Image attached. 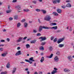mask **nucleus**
<instances>
[{"mask_svg":"<svg viewBox=\"0 0 74 74\" xmlns=\"http://www.w3.org/2000/svg\"><path fill=\"white\" fill-rule=\"evenodd\" d=\"M6 41H8V42H9L10 41V39L9 38H7L6 39Z\"/></svg>","mask_w":74,"mask_h":74,"instance_id":"obj_45","label":"nucleus"},{"mask_svg":"<svg viewBox=\"0 0 74 74\" xmlns=\"http://www.w3.org/2000/svg\"><path fill=\"white\" fill-rule=\"evenodd\" d=\"M27 23H25L24 24V27L26 28L27 27Z\"/></svg>","mask_w":74,"mask_h":74,"instance_id":"obj_27","label":"nucleus"},{"mask_svg":"<svg viewBox=\"0 0 74 74\" xmlns=\"http://www.w3.org/2000/svg\"><path fill=\"white\" fill-rule=\"evenodd\" d=\"M3 32H6V29H4L3 30Z\"/></svg>","mask_w":74,"mask_h":74,"instance_id":"obj_61","label":"nucleus"},{"mask_svg":"<svg viewBox=\"0 0 74 74\" xmlns=\"http://www.w3.org/2000/svg\"><path fill=\"white\" fill-rule=\"evenodd\" d=\"M7 73V72L5 71V72H1V74H6Z\"/></svg>","mask_w":74,"mask_h":74,"instance_id":"obj_38","label":"nucleus"},{"mask_svg":"<svg viewBox=\"0 0 74 74\" xmlns=\"http://www.w3.org/2000/svg\"><path fill=\"white\" fill-rule=\"evenodd\" d=\"M52 14L55 15V16H58V14L56 12H53Z\"/></svg>","mask_w":74,"mask_h":74,"instance_id":"obj_23","label":"nucleus"},{"mask_svg":"<svg viewBox=\"0 0 74 74\" xmlns=\"http://www.w3.org/2000/svg\"><path fill=\"white\" fill-rule=\"evenodd\" d=\"M26 47L27 48H29L30 47V45L29 44H27L26 45Z\"/></svg>","mask_w":74,"mask_h":74,"instance_id":"obj_35","label":"nucleus"},{"mask_svg":"<svg viewBox=\"0 0 74 74\" xmlns=\"http://www.w3.org/2000/svg\"><path fill=\"white\" fill-rule=\"evenodd\" d=\"M25 61L26 62H29V60H27L25 59Z\"/></svg>","mask_w":74,"mask_h":74,"instance_id":"obj_54","label":"nucleus"},{"mask_svg":"<svg viewBox=\"0 0 74 74\" xmlns=\"http://www.w3.org/2000/svg\"><path fill=\"white\" fill-rule=\"evenodd\" d=\"M36 36H41V34L40 33H38L37 34Z\"/></svg>","mask_w":74,"mask_h":74,"instance_id":"obj_43","label":"nucleus"},{"mask_svg":"<svg viewBox=\"0 0 74 74\" xmlns=\"http://www.w3.org/2000/svg\"><path fill=\"white\" fill-rule=\"evenodd\" d=\"M6 67L8 69L10 67V63L8 62L6 65Z\"/></svg>","mask_w":74,"mask_h":74,"instance_id":"obj_20","label":"nucleus"},{"mask_svg":"<svg viewBox=\"0 0 74 74\" xmlns=\"http://www.w3.org/2000/svg\"><path fill=\"white\" fill-rule=\"evenodd\" d=\"M64 72H66L67 73V72H69V71H70L69 69H67V68H65L64 69Z\"/></svg>","mask_w":74,"mask_h":74,"instance_id":"obj_14","label":"nucleus"},{"mask_svg":"<svg viewBox=\"0 0 74 74\" xmlns=\"http://www.w3.org/2000/svg\"><path fill=\"white\" fill-rule=\"evenodd\" d=\"M28 62L29 63H30V64H32V62H31L30 60H29Z\"/></svg>","mask_w":74,"mask_h":74,"instance_id":"obj_55","label":"nucleus"},{"mask_svg":"<svg viewBox=\"0 0 74 74\" xmlns=\"http://www.w3.org/2000/svg\"><path fill=\"white\" fill-rule=\"evenodd\" d=\"M49 50L51 51L52 50V47H49Z\"/></svg>","mask_w":74,"mask_h":74,"instance_id":"obj_52","label":"nucleus"},{"mask_svg":"<svg viewBox=\"0 0 74 74\" xmlns=\"http://www.w3.org/2000/svg\"><path fill=\"white\" fill-rule=\"evenodd\" d=\"M25 21H26V20L25 19H24L21 21V22H25Z\"/></svg>","mask_w":74,"mask_h":74,"instance_id":"obj_44","label":"nucleus"},{"mask_svg":"<svg viewBox=\"0 0 74 74\" xmlns=\"http://www.w3.org/2000/svg\"><path fill=\"white\" fill-rule=\"evenodd\" d=\"M27 74H30V72L29 71H27Z\"/></svg>","mask_w":74,"mask_h":74,"instance_id":"obj_63","label":"nucleus"},{"mask_svg":"<svg viewBox=\"0 0 74 74\" xmlns=\"http://www.w3.org/2000/svg\"><path fill=\"white\" fill-rule=\"evenodd\" d=\"M42 29H48V27H45V26L42 27V26H39L38 30L39 32H41L42 30Z\"/></svg>","mask_w":74,"mask_h":74,"instance_id":"obj_2","label":"nucleus"},{"mask_svg":"<svg viewBox=\"0 0 74 74\" xmlns=\"http://www.w3.org/2000/svg\"><path fill=\"white\" fill-rule=\"evenodd\" d=\"M60 0H57V3H60Z\"/></svg>","mask_w":74,"mask_h":74,"instance_id":"obj_53","label":"nucleus"},{"mask_svg":"<svg viewBox=\"0 0 74 74\" xmlns=\"http://www.w3.org/2000/svg\"><path fill=\"white\" fill-rule=\"evenodd\" d=\"M48 29H53L54 30H56L58 29V26H55L52 27H47Z\"/></svg>","mask_w":74,"mask_h":74,"instance_id":"obj_7","label":"nucleus"},{"mask_svg":"<svg viewBox=\"0 0 74 74\" xmlns=\"http://www.w3.org/2000/svg\"><path fill=\"white\" fill-rule=\"evenodd\" d=\"M45 60V59H44V57H42L41 59L40 60V62L41 63H43V62H44V61Z\"/></svg>","mask_w":74,"mask_h":74,"instance_id":"obj_17","label":"nucleus"},{"mask_svg":"<svg viewBox=\"0 0 74 74\" xmlns=\"http://www.w3.org/2000/svg\"><path fill=\"white\" fill-rule=\"evenodd\" d=\"M39 2L40 3H41V2H42V0H38Z\"/></svg>","mask_w":74,"mask_h":74,"instance_id":"obj_57","label":"nucleus"},{"mask_svg":"<svg viewBox=\"0 0 74 74\" xmlns=\"http://www.w3.org/2000/svg\"><path fill=\"white\" fill-rule=\"evenodd\" d=\"M34 74H38V73H37V72H35L34 73Z\"/></svg>","mask_w":74,"mask_h":74,"instance_id":"obj_64","label":"nucleus"},{"mask_svg":"<svg viewBox=\"0 0 74 74\" xmlns=\"http://www.w3.org/2000/svg\"><path fill=\"white\" fill-rule=\"evenodd\" d=\"M35 11H36V12H40V11H41V10H40V9H36L35 10Z\"/></svg>","mask_w":74,"mask_h":74,"instance_id":"obj_36","label":"nucleus"},{"mask_svg":"<svg viewBox=\"0 0 74 74\" xmlns=\"http://www.w3.org/2000/svg\"><path fill=\"white\" fill-rule=\"evenodd\" d=\"M44 20L47 21H50L51 19V17L49 15H47L44 18Z\"/></svg>","mask_w":74,"mask_h":74,"instance_id":"obj_1","label":"nucleus"},{"mask_svg":"<svg viewBox=\"0 0 74 74\" xmlns=\"http://www.w3.org/2000/svg\"><path fill=\"white\" fill-rule=\"evenodd\" d=\"M33 59H34V58L33 57H31L29 59V60H31V61H32V62H34V60H33Z\"/></svg>","mask_w":74,"mask_h":74,"instance_id":"obj_29","label":"nucleus"},{"mask_svg":"<svg viewBox=\"0 0 74 74\" xmlns=\"http://www.w3.org/2000/svg\"><path fill=\"white\" fill-rule=\"evenodd\" d=\"M52 1L53 4H57V1L56 0H53Z\"/></svg>","mask_w":74,"mask_h":74,"instance_id":"obj_31","label":"nucleus"},{"mask_svg":"<svg viewBox=\"0 0 74 74\" xmlns=\"http://www.w3.org/2000/svg\"><path fill=\"white\" fill-rule=\"evenodd\" d=\"M27 38V37H24L23 39L24 40H25Z\"/></svg>","mask_w":74,"mask_h":74,"instance_id":"obj_56","label":"nucleus"},{"mask_svg":"<svg viewBox=\"0 0 74 74\" xmlns=\"http://www.w3.org/2000/svg\"><path fill=\"white\" fill-rule=\"evenodd\" d=\"M20 63H21V64L25 63V62H20Z\"/></svg>","mask_w":74,"mask_h":74,"instance_id":"obj_60","label":"nucleus"},{"mask_svg":"<svg viewBox=\"0 0 74 74\" xmlns=\"http://www.w3.org/2000/svg\"><path fill=\"white\" fill-rule=\"evenodd\" d=\"M54 38V36H52L50 38L51 40H53V39Z\"/></svg>","mask_w":74,"mask_h":74,"instance_id":"obj_42","label":"nucleus"},{"mask_svg":"<svg viewBox=\"0 0 74 74\" xmlns=\"http://www.w3.org/2000/svg\"><path fill=\"white\" fill-rule=\"evenodd\" d=\"M64 40V38H61L59 39L57 41L58 44H60V42H62Z\"/></svg>","mask_w":74,"mask_h":74,"instance_id":"obj_5","label":"nucleus"},{"mask_svg":"<svg viewBox=\"0 0 74 74\" xmlns=\"http://www.w3.org/2000/svg\"><path fill=\"white\" fill-rule=\"evenodd\" d=\"M39 40H40V42H41L42 41H45L46 40H47V38L45 37V36H44L43 37L42 36H41V37H39L38 38Z\"/></svg>","mask_w":74,"mask_h":74,"instance_id":"obj_3","label":"nucleus"},{"mask_svg":"<svg viewBox=\"0 0 74 74\" xmlns=\"http://www.w3.org/2000/svg\"><path fill=\"white\" fill-rule=\"evenodd\" d=\"M38 22H39V23H41V21H40V20L39 19H38Z\"/></svg>","mask_w":74,"mask_h":74,"instance_id":"obj_59","label":"nucleus"},{"mask_svg":"<svg viewBox=\"0 0 74 74\" xmlns=\"http://www.w3.org/2000/svg\"><path fill=\"white\" fill-rule=\"evenodd\" d=\"M3 49H4L3 48H0V51H1V52H2L3 51Z\"/></svg>","mask_w":74,"mask_h":74,"instance_id":"obj_39","label":"nucleus"},{"mask_svg":"<svg viewBox=\"0 0 74 74\" xmlns=\"http://www.w3.org/2000/svg\"><path fill=\"white\" fill-rule=\"evenodd\" d=\"M23 11H24V12H29V11H30V10L28 9H26L23 10Z\"/></svg>","mask_w":74,"mask_h":74,"instance_id":"obj_22","label":"nucleus"},{"mask_svg":"<svg viewBox=\"0 0 74 74\" xmlns=\"http://www.w3.org/2000/svg\"><path fill=\"white\" fill-rule=\"evenodd\" d=\"M36 40H32L30 41V43L31 44H35L36 43Z\"/></svg>","mask_w":74,"mask_h":74,"instance_id":"obj_24","label":"nucleus"},{"mask_svg":"<svg viewBox=\"0 0 74 74\" xmlns=\"http://www.w3.org/2000/svg\"><path fill=\"white\" fill-rule=\"evenodd\" d=\"M6 55H7L6 53H3L1 54V56L3 57H5V56H6Z\"/></svg>","mask_w":74,"mask_h":74,"instance_id":"obj_26","label":"nucleus"},{"mask_svg":"<svg viewBox=\"0 0 74 74\" xmlns=\"http://www.w3.org/2000/svg\"><path fill=\"white\" fill-rule=\"evenodd\" d=\"M13 20V18L12 17H10L9 18V20L10 21H12V20Z\"/></svg>","mask_w":74,"mask_h":74,"instance_id":"obj_46","label":"nucleus"},{"mask_svg":"<svg viewBox=\"0 0 74 74\" xmlns=\"http://www.w3.org/2000/svg\"><path fill=\"white\" fill-rule=\"evenodd\" d=\"M22 54V53L20 51H18L15 54L16 56H18V55H20Z\"/></svg>","mask_w":74,"mask_h":74,"instance_id":"obj_11","label":"nucleus"},{"mask_svg":"<svg viewBox=\"0 0 74 74\" xmlns=\"http://www.w3.org/2000/svg\"><path fill=\"white\" fill-rule=\"evenodd\" d=\"M17 1V0H13V1H12V3H16Z\"/></svg>","mask_w":74,"mask_h":74,"instance_id":"obj_49","label":"nucleus"},{"mask_svg":"<svg viewBox=\"0 0 74 74\" xmlns=\"http://www.w3.org/2000/svg\"><path fill=\"white\" fill-rule=\"evenodd\" d=\"M37 30L36 29H34L33 30V33H37Z\"/></svg>","mask_w":74,"mask_h":74,"instance_id":"obj_48","label":"nucleus"},{"mask_svg":"<svg viewBox=\"0 0 74 74\" xmlns=\"http://www.w3.org/2000/svg\"><path fill=\"white\" fill-rule=\"evenodd\" d=\"M41 11L43 13V14H46L47 13V12L46 11V10H41Z\"/></svg>","mask_w":74,"mask_h":74,"instance_id":"obj_32","label":"nucleus"},{"mask_svg":"<svg viewBox=\"0 0 74 74\" xmlns=\"http://www.w3.org/2000/svg\"><path fill=\"white\" fill-rule=\"evenodd\" d=\"M66 3H70L71 2V0H67L66 1Z\"/></svg>","mask_w":74,"mask_h":74,"instance_id":"obj_50","label":"nucleus"},{"mask_svg":"<svg viewBox=\"0 0 74 74\" xmlns=\"http://www.w3.org/2000/svg\"><path fill=\"white\" fill-rule=\"evenodd\" d=\"M67 59L69 61H72L73 60V58H72V56H68L67 57Z\"/></svg>","mask_w":74,"mask_h":74,"instance_id":"obj_10","label":"nucleus"},{"mask_svg":"<svg viewBox=\"0 0 74 74\" xmlns=\"http://www.w3.org/2000/svg\"><path fill=\"white\" fill-rule=\"evenodd\" d=\"M54 61L55 62H58L59 60V57L57 56H56L54 57Z\"/></svg>","mask_w":74,"mask_h":74,"instance_id":"obj_8","label":"nucleus"},{"mask_svg":"<svg viewBox=\"0 0 74 74\" xmlns=\"http://www.w3.org/2000/svg\"><path fill=\"white\" fill-rule=\"evenodd\" d=\"M66 7H68L69 8H70L71 7V4H70V3H67L66 5Z\"/></svg>","mask_w":74,"mask_h":74,"instance_id":"obj_19","label":"nucleus"},{"mask_svg":"<svg viewBox=\"0 0 74 74\" xmlns=\"http://www.w3.org/2000/svg\"><path fill=\"white\" fill-rule=\"evenodd\" d=\"M32 3H34V4H36V3H37V1H32Z\"/></svg>","mask_w":74,"mask_h":74,"instance_id":"obj_41","label":"nucleus"},{"mask_svg":"<svg viewBox=\"0 0 74 74\" xmlns=\"http://www.w3.org/2000/svg\"><path fill=\"white\" fill-rule=\"evenodd\" d=\"M18 16L17 15H16L14 16V18L15 19H18Z\"/></svg>","mask_w":74,"mask_h":74,"instance_id":"obj_33","label":"nucleus"},{"mask_svg":"<svg viewBox=\"0 0 74 74\" xmlns=\"http://www.w3.org/2000/svg\"><path fill=\"white\" fill-rule=\"evenodd\" d=\"M44 47L43 46H42L39 48V49L40 51H44Z\"/></svg>","mask_w":74,"mask_h":74,"instance_id":"obj_28","label":"nucleus"},{"mask_svg":"<svg viewBox=\"0 0 74 74\" xmlns=\"http://www.w3.org/2000/svg\"><path fill=\"white\" fill-rule=\"evenodd\" d=\"M57 11L58 14H61L62 13V10L59 9H57Z\"/></svg>","mask_w":74,"mask_h":74,"instance_id":"obj_16","label":"nucleus"},{"mask_svg":"<svg viewBox=\"0 0 74 74\" xmlns=\"http://www.w3.org/2000/svg\"><path fill=\"white\" fill-rule=\"evenodd\" d=\"M17 27L19 28L20 26H21V23L18 22L17 24Z\"/></svg>","mask_w":74,"mask_h":74,"instance_id":"obj_30","label":"nucleus"},{"mask_svg":"<svg viewBox=\"0 0 74 74\" xmlns=\"http://www.w3.org/2000/svg\"><path fill=\"white\" fill-rule=\"evenodd\" d=\"M50 26H55V25H56V23H51L50 24Z\"/></svg>","mask_w":74,"mask_h":74,"instance_id":"obj_25","label":"nucleus"},{"mask_svg":"<svg viewBox=\"0 0 74 74\" xmlns=\"http://www.w3.org/2000/svg\"><path fill=\"white\" fill-rule=\"evenodd\" d=\"M66 6L64 5H63L61 6V8H66Z\"/></svg>","mask_w":74,"mask_h":74,"instance_id":"obj_40","label":"nucleus"},{"mask_svg":"<svg viewBox=\"0 0 74 74\" xmlns=\"http://www.w3.org/2000/svg\"><path fill=\"white\" fill-rule=\"evenodd\" d=\"M22 40H23V38H22L20 37L18 39L16 40V42H21V41Z\"/></svg>","mask_w":74,"mask_h":74,"instance_id":"obj_9","label":"nucleus"},{"mask_svg":"<svg viewBox=\"0 0 74 74\" xmlns=\"http://www.w3.org/2000/svg\"><path fill=\"white\" fill-rule=\"evenodd\" d=\"M12 10H8L6 11V12L7 14H9V13H11Z\"/></svg>","mask_w":74,"mask_h":74,"instance_id":"obj_21","label":"nucleus"},{"mask_svg":"<svg viewBox=\"0 0 74 74\" xmlns=\"http://www.w3.org/2000/svg\"><path fill=\"white\" fill-rule=\"evenodd\" d=\"M56 54L57 55H59L60 54V52L59 51H57L56 53Z\"/></svg>","mask_w":74,"mask_h":74,"instance_id":"obj_37","label":"nucleus"},{"mask_svg":"<svg viewBox=\"0 0 74 74\" xmlns=\"http://www.w3.org/2000/svg\"><path fill=\"white\" fill-rule=\"evenodd\" d=\"M1 42H5V40H1Z\"/></svg>","mask_w":74,"mask_h":74,"instance_id":"obj_51","label":"nucleus"},{"mask_svg":"<svg viewBox=\"0 0 74 74\" xmlns=\"http://www.w3.org/2000/svg\"><path fill=\"white\" fill-rule=\"evenodd\" d=\"M45 44H46V42H42L41 43V45H45Z\"/></svg>","mask_w":74,"mask_h":74,"instance_id":"obj_34","label":"nucleus"},{"mask_svg":"<svg viewBox=\"0 0 74 74\" xmlns=\"http://www.w3.org/2000/svg\"><path fill=\"white\" fill-rule=\"evenodd\" d=\"M64 46V44H60L58 45V47L59 48H63Z\"/></svg>","mask_w":74,"mask_h":74,"instance_id":"obj_12","label":"nucleus"},{"mask_svg":"<svg viewBox=\"0 0 74 74\" xmlns=\"http://www.w3.org/2000/svg\"><path fill=\"white\" fill-rule=\"evenodd\" d=\"M15 8L18 11L21 10V5H17L15 6Z\"/></svg>","mask_w":74,"mask_h":74,"instance_id":"obj_4","label":"nucleus"},{"mask_svg":"<svg viewBox=\"0 0 74 74\" xmlns=\"http://www.w3.org/2000/svg\"><path fill=\"white\" fill-rule=\"evenodd\" d=\"M54 70H53V71L51 72V74H55V73H56L58 72V71H57V70H58V69L56 68H54Z\"/></svg>","mask_w":74,"mask_h":74,"instance_id":"obj_6","label":"nucleus"},{"mask_svg":"<svg viewBox=\"0 0 74 74\" xmlns=\"http://www.w3.org/2000/svg\"><path fill=\"white\" fill-rule=\"evenodd\" d=\"M53 54H51V55L49 56H47L46 58H49V59H51V58H52L53 57Z\"/></svg>","mask_w":74,"mask_h":74,"instance_id":"obj_18","label":"nucleus"},{"mask_svg":"<svg viewBox=\"0 0 74 74\" xmlns=\"http://www.w3.org/2000/svg\"><path fill=\"white\" fill-rule=\"evenodd\" d=\"M67 29H69V31L70 32H72L73 30V29H72V28H71V27H66Z\"/></svg>","mask_w":74,"mask_h":74,"instance_id":"obj_15","label":"nucleus"},{"mask_svg":"<svg viewBox=\"0 0 74 74\" xmlns=\"http://www.w3.org/2000/svg\"><path fill=\"white\" fill-rule=\"evenodd\" d=\"M31 40V39L30 38H28L27 39V41H29V40Z\"/></svg>","mask_w":74,"mask_h":74,"instance_id":"obj_62","label":"nucleus"},{"mask_svg":"<svg viewBox=\"0 0 74 74\" xmlns=\"http://www.w3.org/2000/svg\"><path fill=\"white\" fill-rule=\"evenodd\" d=\"M1 47H4V45H0Z\"/></svg>","mask_w":74,"mask_h":74,"instance_id":"obj_58","label":"nucleus"},{"mask_svg":"<svg viewBox=\"0 0 74 74\" xmlns=\"http://www.w3.org/2000/svg\"><path fill=\"white\" fill-rule=\"evenodd\" d=\"M16 71V68H14L13 69V70H12V74H14L15 72Z\"/></svg>","mask_w":74,"mask_h":74,"instance_id":"obj_13","label":"nucleus"},{"mask_svg":"<svg viewBox=\"0 0 74 74\" xmlns=\"http://www.w3.org/2000/svg\"><path fill=\"white\" fill-rule=\"evenodd\" d=\"M56 41H57V38H56L53 41H54V42H56Z\"/></svg>","mask_w":74,"mask_h":74,"instance_id":"obj_47","label":"nucleus"}]
</instances>
